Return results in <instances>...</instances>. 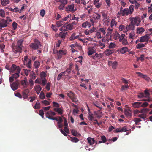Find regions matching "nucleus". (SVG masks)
Masks as SVG:
<instances>
[{
	"instance_id": "nucleus-33",
	"label": "nucleus",
	"mask_w": 152,
	"mask_h": 152,
	"mask_svg": "<svg viewBox=\"0 0 152 152\" xmlns=\"http://www.w3.org/2000/svg\"><path fill=\"white\" fill-rule=\"evenodd\" d=\"M67 35V32H60L59 33V36L61 38L64 39L66 35Z\"/></svg>"
},
{
	"instance_id": "nucleus-4",
	"label": "nucleus",
	"mask_w": 152,
	"mask_h": 152,
	"mask_svg": "<svg viewBox=\"0 0 152 152\" xmlns=\"http://www.w3.org/2000/svg\"><path fill=\"white\" fill-rule=\"evenodd\" d=\"M68 23V22H67L61 28L60 30L61 31H66L68 30H71L73 29L72 25L71 23L67 24Z\"/></svg>"
},
{
	"instance_id": "nucleus-41",
	"label": "nucleus",
	"mask_w": 152,
	"mask_h": 152,
	"mask_svg": "<svg viewBox=\"0 0 152 152\" xmlns=\"http://www.w3.org/2000/svg\"><path fill=\"white\" fill-rule=\"evenodd\" d=\"M117 24V22L115 20V19H112L110 22V26L113 27L114 26H116Z\"/></svg>"
},
{
	"instance_id": "nucleus-42",
	"label": "nucleus",
	"mask_w": 152,
	"mask_h": 152,
	"mask_svg": "<svg viewBox=\"0 0 152 152\" xmlns=\"http://www.w3.org/2000/svg\"><path fill=\"white\" fill-rule=\"evenodd\" d=\"M106 28H100L99 29V32L100 33H102V34L104 35L106 33Z\"/></svg>"
},
{
	"instance_id": "nucleus-38",
	"label": "nucleus",
	"mask_w": 152,
	"mask_h": 152,
	"mask_svg": "<svg viewBox=\"0 0 152 152\" xmlns=\"http://www.w3.org/2000/svg\"><path fill=\"white\" fill-rule=\"evenodd\" d=\"M68 139L72 141L75 142H77L79 141V140L78 138L75 137H72L69 136L68 137Z\"/></svg>"
},
{
	"instance_id": "nucleus-24",
	"label": "nucleus",
	"mask_w": 152,
	"mask_h": 152,
	"mask_svg": "<svg viewBox=\"0 0 152 152\" xmlns=\"http://www.w3.org/2000/svg\"><path fill=\"white\" fill-rule=\"evenodd\" d=\"M120 52L121 53L124 54L129 52V49L126 47H124L119 49Z\"/></svg>"
},
{
	"instance_id": "nucleus-26",
	"label": "nucleus",
	"mask_w": 152,
	"mask_h": 152,
	"mask_svg": "<svg viewBox=\"0 0 152 152\" xmlns=\"http://www.w3.org/2000/svg\"><path fill=\"white\" fill-rule=\"evenodd\" d=\"M108 63L109 65L110 66H111L113 69H115L116 68L117 65V63L116 61H114L112 62L111 61H109Z\"/></svg>"
},
{
	"instance_id": "nucleus-10",
	"label": "nucleus",
	"mask_w": 152,
	"mask_h": 152,
	"mask_svg": "<svg viewBox=\"0 0 152 152\" xmlns=\"http://www.w3.org/2000/svg\"><path fill=\"white\" fill-rule=\"evenodd\" d=\"M149 36L148 34H146L144 36H141L140 38L139 42H146L145 44H146L148 42L149 40Z\"/></svg>"
},
{
	"instance_id": "nucleus-59",
	"label": "nucleus",
	"mask_w": 152,
	"mask_h": 152,
	"mask_svg": "<svg viewBox=\"0 0 152 152\" xmlns=\"http://www.w3.org/2000/svg\"><path fill=\"white\" fill-rule=\"evenodd\" d=\"M40 108V103L37 102L34 107L35 109H39Z\"/></svg>"
},
{
	"instance_id": "nucleus-23",
	"label": "nucleus",
	"mask_w": 152,
	"mask_h": 152,
	"mask_svg": "<svg viewBox=\"0 0 152 152\" xmlns=\"http://www.w3.org/2000/svg\"><path fill=\"white\" fill-rule=\"evenodd\" d=\"M20 68L19 66H17L16 65L14 64H12L11 67L10 72L13 73L15 71H17V68Z\"/></svg>"
},
{
	"instance_id": "nucleus-35",
	"label": "nucleus",
	"mask_w": 152,
	"mask_h": 152,
	"mask_svg": "<svg viewBox=\"0 0 152 152\" xmlns=\"http://www.w3.org/2000/svg\"><path fill=\"white\" fill-rule=\"evenodd\" d=\"M132 105L134 108H140L141 107V102H136L132 103Z\"/></svg>"
},
{
	"instance_id": "nucleus-64",
	"label": "nucleus",
	"mask_w": 152,
	"mask_h": 152,
	"mask_svg": "<svg viewBox=\"0 0 152 152\" xmlns=\"http://www.w3.org/2000/svg\"><path fill=\"white\" fill-rule=\"evenodd\" d=\"M88 118L90 121H92L94 120L93 119L94 118V117L93 116V114L92 113H91L89 115H88Z\"/></svg>"
},
{
	"instance_id": "nucleus-51",
	"label": "nucleus",
	"mask_w": 152,
	"mask_h": 152,
	"mask_svg": "<svg viewBox=\"0 0 152 152\" xmlns=\"http://www.w3.org/2000/svg\"><path fill=\"white\" fill-rule=\"evenodd\" d=\"M96 37L99 39H101L103 36H102L101 33L99 32H97L96 34Z\"/></svg>"
},
{
	"instance_id": "nucleus-5",
	"label": "nucleus",
	"mask_w": 152,
	"mask_h": 152,
	"mask_svg": "<svg viewBox=\"0 0 152 152\" xmlns=\"http://www.w3.org/2000/svg\"><path fill=\"white\" fill-rule=\"evenodd\" d=\"M129 19L131 23L134 25H136L138 26L140 24L141 20L138 17L130 18Z\"/></svg>"
},
{
	"instance_id": "nucleus-19",
	"label": "nucleus",
	"mask_w": 152,
	"mask_h": 152,
	"mask_svg": "<svg viewBox=\"0 0 152 152\" xmlns=\"http://www.w3.org/2000/svg\"><path fill=\"white\" fill-rule=\"evenodd\" d=\"M74 4H73L68 5L67 7L66 8V10L67 11L71 12L72 11L73 12H74L75 11V10H74Z\"/></svg>"
},
{
	"instance_id": "nucleus-9",
	"label": "nucleus",
	"mask_w": 152,
	"mask_h": 152,
	"mask_svg": "<svg viewBox=\"0 0 152 152\" xmlns=\"http://www.w3.org/2000/svg\"><path fill=\"white\" fill-rule=\"evenodd\" d=\"M66 53V50L64 49L60 50L57 52V59H61L63 55H65Z\"/></svg>"
},
{
	"instance_id": "nucleus-30",
	"label": "nucleus",
	"mask_w": 152,
	"mask_h": 152,
	"mask_svg": "<svg viewBox=\"0 0 152 152\" xmlns=\"http://www.w3.org/2000/svg\"><path fill=\"white\" fill-rule=\"evenodd\" d=\"M144 28L142 27H137L136 29V33L139 34H142L145 31Z\"/></svg>"
},
{
	"instance_id": "nucleus-57",
	"label": "nucleus",
	"mask_w": 152,
	"mask_h": 152,
	"mask_svg": "<svg viewBox=\"0 0 152 152\" xmlns=\"http://www.w3.org/2000/svg\"><path fill=\"white\" fill-rule=\"evenodd\" d=\"M39 96L41 99H44L45 98V94L43 91H42L40 92Z\"/></svg>"
},
{
	"instance_id": "nucleus-6",
	"label": "nucleus",
	"mask_w": 152,
	"mask_h": 152,
	"mask_svg": "<svg viewBox=\"0 0 152 152\" xmlns=\"http://www.w3.org/2000/svg\"><path fill=\"white\" fill-rule=\"evenodd\" d=\"M127 37L124 34H122L120 35L119 39V41L124 45H128V42L127 40Z\"/></svg>"
},
{
	"instance_id": "nucleus-56",
	"label": "nucleus",
	"mask_w": 152,
	"mask_h": 152,
	"mask_svg": "<svg viewBox=\"0 0 152 152\" xmlns=\"http://www.w3.org/2000/svg\"><path fill=\"white\" fill-rule=\"evenodd\" d=\"M129 86L128 84H126L125 86H122L121 87V90L122 91L126 89H129Z\"/></svg>"
},
{
	"instance_id": "nucleus-50",
	"label": "nucleus",
	"mask_w": 152,
	"mask_h": 152,
	"mask_svg": "<svg viewBox=\"0 0 152 152\" xmlns=\"http://www.w3.org/2000/svg\"><path fill=\"white\" fill-rule=\"evenodd\" d=\"M141 107H145L148 105V103L147 102H145L143 103L141 102Z\"/></svg>"
},
{
	"instance_id": "nucleus-34",
	"label": "nucleus",
	"mask_w": 152,
	"mask_h": 152,
	"mask_svg": "<svg viewBox=\"0 0 152 152\" xmlns=\"http://www.w3.org/2000/svg\"><path fill=\"white\" fill-rule=\"evenodd\" d=\"M47 80L45 78H42L40 79V84L42 86H44L46 84Z\"/></svg>"
},
{
	"instance_id": "nucleus-28",
	"label": "nucleus",
	"mask_w": 152,
	"mask_h": 152,
	"mask_svg": "<svg viewBox=\"0 0 152 152\" xmlns=\"http://www.w3.org/2000/svg\"><path fill=\"white\" fill-rule=\"evenodd\" d=\"M88 49L89 50L88 52V53L89 55H92L95 52L96 50H95V48L94 47L89 48Z\"/></svg>"
},
{
	"instance_id": "nucleus-22",
	"label": "nucleus",
	"mask_w": 152,
	"mask_h": 152,
	"mask_svg": "<svg viewBox=\"0 0 152 152\" xmlns=\"http://www.w3.org/2000/svg\"><path fill=\"white\" fill-rule=\"evenodd\" d=\"M88 142L90 145H92L95 142H96V145L97 144V142L96 141L94 138H92L90 137H88L87 138Z\"/></svg>"
},
{
	"instance_id": "nucleus-62",
	"label": "nucleus",
	"mask_w": 152,
	"mask_h": 152,
	"mask_svg": "<svg viewBox=\"0 0 152 152\" xmlns=\"http://www.w3.org/2000/svg\"><path fill=\"white\" fill-rule=\"evenodd\" d=\"M41 79L45 78L46 76V73L44 72H42L40 74Z\"/></svg>"
},
{
	"instance_id": "nucleus-11",
	"label": "nucleus",
	"mask_w": 152,
	"mask_h": 152,
	"mask_svg": "<svg viewBox=\"0 0 152 152\" xmlns=\"http://www.w3.org/2000/svg\"><path fill=\"white\" fill-rule=\"evenodd\" d=\"M130 14L128 8H126L121 11V12H118L117 15L122 16H127Z\"/></svg>"
},
{
	"instance_id": "nucleus-44",
	"label": "nucleus",
	"mask_w": 152,
	"mask_h": 152,
	"mask_svg": "<svg viewBox=\"0 0 152 152\" xmlns=\"http://www.w3.org/2000/svg\"><path fill=\"white\" fill-rule=\"evenodd\" d=\"M1 5L3 6H5L9 3V0H1Z\"/></svg>"
},
{
	"instance_id": "nucleus-18",
	"label": "nucleus",
	"mask_w": 152,
	"mask_h": 152,
	"mask_svg": "<svg viewBox=\"0 0 152 152\" xmlns=\"http://www.w3.org/2000/svg\"><path fill=\"white\" fill-rule=\"evenodd\" d=\"M113 29V27H112L111 26L108 27L107 28L108 32H107L106 34V36H107V39H109L110 38V35Z\"/></svg>"
},
{
	"instance_id": "nucleus-29",
	"label": "nucleus",
	"mask_w": 152,
	"mask_h": 152,
	"mask_svg": "<svg viewBox=\"0 0 152 152\" xmlns=\"http://www.w3.org/2000/svg\"><path fill=\"white\" fill-rule=\"evenodd\" d=\"M114 52L113 49L109 48L106 49L105 51V54L107 56H109Z\"/></svg>"
},
{
	"instance_id": "nucleus-45",
	"label": "nucleus",
	"mask_w": 152,
	"mask_h": 152,
	"mask_svg": "<svg viewBox=\"0 0 152 152\" xmlns=\"http://www.w3.org/2000/svg\"><path fill=\"white\" fill-rule=\"evenodd\" d=\"M56 118L57 120H56L58 122L57 124H61L63 121L62 118L60 116H58L57 117H56Z\"/></svg>"
},
{
	"instance_id": "nucleus-39",
	"label": "nucleus",
	"mask_w": 152,
	"mask_h": 152,
	"mask_svg": "<svg viewBox=\"0 0 152 152\" xmlns=\"http://www.w3.org/2000/svg\"><path fill=\"white\" fill-rule=\"evenodd\" d=\"M120 35L118 33L115 32L113 34V38L115 40L119 39Z\"/></svg>"
},
{
	"instance_id": "nucleus-12",
	"label": "nucleus",
	"mask_w": 152,
	"mask_h": 152,
	"mask_svg": "<svg viewBox=\"0 0 152 152\" xmlns=\"http://www.w3.org/2000/svg\"><path fill=\"white\" fill-rule=\"evenodd\" d=\"M8 25L5 19H3L0 21V29L2 30L3 28L6 27Z\"/></svg>"
},
{
	"instance_id": "nucleus-46",
	"label": "nucleus",
	"mask_w": 152,
	"mask_h": 152,
	"mask_svg": "<svg viewBox=\"0 0 152 152\" xmlns=\"http://www.w3.org/2000/svg\"><path fill=\"white\" fill-rule=\"evenodd\" d=\"M101 140L102 141V142L103 143L107 141H108V140H109L110 141H111V140H110V139L109 140H107V139L106 137L104 135L102 136H101Z\"/></svg>"
},
{
	"instance_id": "nucleus-54",
	"label": "nucleus",
	"mask_w": 152,
	"mask_h": 152,
	"mask_svg": "<svg viewBox=\"0 0 152 152\" xmlns=\"http://www.w3.org/2000/svg\"><path fill=\"white\" fill-rule=\"evenodd\" d=\"M72 134L74 136H77V135L78 133L77 131L74 130L72 129L71 130Z\"/></svg>"
},
{
	"instance_id": "nucleus-31",
	"label": "nucleus",
	"mask_w": 152,
	"mask_h": 152,
	"mask_svg": "<svg viewBox=\"0 0 152 152\" xmlns=\"http://www.w3.org/2000/svg\"><path fill=\"white\" fill-rule=\"evenodd\" d=\"M34 89L37 94H39L42 90V87L39 85H38L34 87Z\"/></svg>"
},
{
	"instance_id": "nucleus-7",
	"label": "nucleus",
	"mask_w": 152,
	"mask_h": 152,
	"mask_svg": "<svg viewBox=\"0 0 152 152\" xmlns=\"http://www.w3.org/2000/svg\"><path fill=\"white\" fill-rule=\"evenodd\" d=\"M96 15H94L93 17L90 19V21L92 23V25H94V23H96L98 21V20L100 19L101 15L98 13H96Z\"/></svg>"
},
{
	"instance_id": "nucleus-14",
	"label": "nucleus",
	"mask_w": 152,
	"mask_h": 152,
	"mask_svg": "<svg viewBox=\"0 0 152 152\" xmlns=\"http://www.w3.org/2000/svg\"><path fill=\"white\" fill-rule=\"evenodd\" d=\"M136 74L138 75L139 77L145 79V80L148 81H149L151 80L150 78L147 75L143 74L141 72H136Z\"/></svg>"
},
{
	"instance_id": "nucleus-21",
	"label": "nucleus",
	"mask_w": 152,
	"mask_h": 152,
	"mask_svg": "<svg viewBox=\"0 0 152 152\" xmlns=\"http://www.w3.org/2000/svg\"><path fill=\"white\" fill-rule=\"evenodd\" d=\"M134 25L130 22L129 25H127L126 26V30L127 31L129 30H133L134 29Z\"/></svg>"
},
{
	"instance_id": "nucleus-27",
	"label": "nucleus",
	"mask_w": 152,
	"mask_h": 152,
	"mask_svg": "<svg viewBox=\"0 0 152 152\" xmlns=\"http://www.w3.org/2000/svg\"><path fill=\"white\" fill-rule=\"evenodd\" d=\"M53 110L57 112L58 114L61 115L63 113V110L60 108H55L53 109Z\"/></svg>"
},
{
	"instance_id": "nucleus-63",
	"label": "nucleus",
	"mask_w": 152,
	"mask_h": 152,
	"mask_svg": "<svg viewBox=\"0 0 152 152\" xmlns=\"http://www.w3.org/2000/svg\"><path fill=\"white\" fill-rule=\"evenodd\" d=\"M144 55L143 54H142L140 55V57L137 58V60H141V61H143L144 60Z\"/></svg>"
},
{
	"instance_id": "nucleus-47",
	"label": "nucleus",
	"mask_w": 152,
	"mask_h": 152,
	"mask_svg": "<svg viewBox=\"0 0 152 152\" xmlns=\"http://www.w3.org/2000/svg\"><path fill=\"white\" fill-rule=\"evenodd\" d=\"M145 44L139 43L136 45V48L137 49H140L141 48L145 47Z\"/></svg>"
},
{
	"instance_id": "nucleus-13",
	"label": "nucleus",
	"mask_w": 152,
	"mask_h": 152,
	"mask_svg": "<svg viewBox=\"0 0 152 152\" xmlns=\"http://www.w3.org/2000/svg\"><path fill=\"white\" fill-rule=\"evenodd\" d=\"M29 90L28 89H26L24 90L22 92V97L24 99H27L29 96Z\"/></svg>"
},
{
	"instance_id": "nucleus-2",
	"label": "nucleus",
	"mask_w": 152,
	"mask_h": 152,
	"mask_svg": "<svg viewBox=\"0 0 152 152\" xmlns=\"http://www.w3.org/2000/svg\"><path fill=\"white\" fill-rule=\"evenodd\" d=\"M150 94L149 92V90L147 89L145 90L144 93H139L137 95V96L139 98H147L146 99L144 98L141 101L146 102H150L151 101V99L149 98V96Z\"/></svg>"
},
{
	"instance_id": "nucleus-58",
	"label": "nucleus",
	"mask_w": 152,
	"mask_h": 152,
	"mask_svg": "<svg viewBox=\"0 0 152 152\" xmlns=\"http://www.w3.org/2000/svg\"><path fill=\"white\" fill-rule=\"evenodd\" d=\"M138 116L144 120H145L146 118V115L144 113L140 114Z\"/></svg>"
},
{
	"instance_id": "nucleus-55",
	"label": "nucleus",
	"mask_w": 152,
	"mask_h": 152,
	"mask_svg": "<svg viewBox=\"0 0 152 152\" xmlns=\"http://www.w3.org/2000/svg\"><path fill=\"white\" fill-rule=\"evenodd\" d=\"M116 46V45L115 44L113 43H111L109 45L108 47L110 48L113 49Z\"/></svg>"
},
{
	"instance_id": "nucleus-36",
	"label": "nucleus",
	"mask_w": 152,
	"mask_h": 152,
	"mask_svg": "<svg viewBox=\"0 0 152 152\" xmlns=\"http://www.w3.org/2000/svg\"><path fill=\"white\" fill-rule=\"evenodd\" d=\"M76 34L75 33H73L70 37L69 39L70 41L73 40L75 39H77L79 37V36H76Z\"/></svg>"
},
{
	"instance_id": "nucleus-52",
	"label": "nucleus",
	"mask_w": 152,
	"mask_h": 152,
	"mask_svg": "<svg viewBox=\"0 0 152 152\" xmlns=\"http://www.w3.org/2000/svg\"><path fill=\"white\" fill-rule=\"evenodd\" d=\"M5 16V14L4 11L3 10H0V16L2 17H4Z\"/></svg>"
},
{
	"instance_id": "nucleus-17",
	"label": "nucleus",
	"mask_w": 152,
	"mask_h": 152,
	"mask_svg": "<svg viewBox=\"0 0 152 152\" xmlns=\"http://www.w3.org/2000/svg\"><path fill=\"white\" fill-rule=\"evenodd\" d=\"M124 113L127 117L130 118L132 116V110L130 109L124 110Z\"/></svg>"
},
{
	"instance_id": "nucleus-40",
	"label": "nucleus",
	"mask_w": 152,
	"mask_h": 152,
	"mask_svg": "<svg viewBox=\"0 0 152 152\" xmlns=\"http://www.w3.org/2000/svg\"><path fill=\"white\" fill-rule=\"evenodd\" d=\"M87 26L90 27L91 26V24L88 22L87 21L83 23L82 24V27L85 28Z\"/></svg>"
},
{
	"instance_id": "nucleus-49",
	"label": "nucleus",
	"mask_w": 152,
	"mask_h": 152,
	"mask_svg": "<svg viewBox=\"0 0 152 152\" xmlns=\"http://www.w3.org/2000/svg\"><path fill=\"white\" fill-rule=\"evenodd\" d=\"M56 25L58 27L61 26L64 24V22L62 20L57 21L56 22Z\"/></svg>"
},
{
	"instance_id": "nucleus-20",
	"label": "nucleus",
	"mask_w": 152,
	"mask_h": 152,
	"mask_svg": "<svg viewBox=\"0 0 152 152\" xmlns=\"http://www.w3.org/2000/svg\"><path fill=\"white\" fill-rule=\"evenodd\" d=\"M21 83L23 86L24 88H26L29 85L28 80L26 78L21 81Z\"/></svg>"
},
{
	"instance_id": "nucleus-16",
	"label": "nucleus",
	"mask_w": 152,
	"mask_h": 152,
	"mask_svg": "<svg viewBox=\"0 0 152 152\" xmlns=\"http://www.w3.org/2000/svg\"><path fill=\"white\" fill-rule=\"evenodd\" d=\"M150 109L148 108H143L141 109L140 112L138 110H136L134 111V115H136L139 113H146L149 111Z\"/></svg>"
},
{
	"instance_id": "nucleus-15",
	"label": "nucleus",
	"mask_w": 152,
	"mask_h": 152,
	"mask_svg": "<svg viewBox=\"0 0 152 152\" xmlns=\"http://www.w3.org/2000/svg\"><path fill=\"white\" fill-rule=\"evenodd\" d=\"M19 85V83L18 82H14L10 85L11 87L14 91H15L18 89Z\"/></svg>"
},
{
	"instance_id": "nucleus-53",
	"label": "nucleus",
	"mask_w": 152,
	"mask_h": 152,
	"mask_svg": "<svg viewBox=\"0 0 152 152\" xmlns=\"http://www.w3.org/2000/svg\"><path fill=\"white\" fill-rule=\"evenodd\" d=\"M86 9L88 10V13H91V12L92 11V10H93L92 7L91 6H88L87 7Z\"/></svg>"
},
{
	"instance_id": "nucleus-61",
	"label": "nucleus",
	"mask_w": 152,
	"mask_h": 152,
	"mask_svg": "<svg viewBox=\"0 0 152 152\" xmlns=\"http://www.w3.org/2000/svg\"><path fill=\"white\" fill-rule=\"evenodd\" d=\"M41 103L45 104V105H49L50 102L46 100H44L41 101Z\"/></svg>"
},
{
	"instance_id": "nucleus-8",
	"label": "nucleus",
	"mask_w": 152,
	"mask_h": 152,
	"mask_svg": "<svg viewBox=\"0 0 152 152\" xmlns=\"http://www.w3.org/2000/svg\"><path fill=\"white\" fill-rule=\"evenodd\" d=\"M55 113L53 111H48L46 114V117L48 119L52 120H57L56 117H53L54 116L56 115Z\"/></svg>"
},
{
	"instance_id": "nucleus-25",
	"label": "nucleus",
	"mask_w": 152,
	"mask_h": 152,
	"mask_svg": "<svg viewBox=\"0 0 152 152\" xmlns=\"http://www.w3.org/2000/svg\"><path fill=\"white\" fill-rule=\"evenodd\" d=\"M20 70V68H17V71H16V72L12 75V76H13L14 78L15 79H16L19 77V73Z\"/></svg>"
},
{
	"instance_id": "nucleus-43",
	"label": "nucleus",
	"mask_w": 152,
	"mask_h": 152,
	"mask_svg": "<svg viewBox=\"0 0 152 152\" xmlns=\"http://www.w3.org/2000/svg\"><path fill=\"white\" fill-rule=\"evenodd\" d=\"M134 10V5H132L130 6L128 8L130 14L132 13Z\"/></svg>"
},
{
	"instance_id": "nucleus-37",
	"label": "nucleus",
	"mask_w": 152,
	"mask_h": 152,
	"mask_svg": "<svg viewBox=\"0 0 152 152\" xmlns=\"http://www.w3.org/2000/svg\"><path fill=\"white\" fill-rule=\"evenodd\" d=\"M31 62V60L29 59L28 61L25 62V65H26L27 67L29 68H31L32 67Z\"/></svg>"
},
{
	"instance_id": "nucleus-3",
	"label": "nucleus",
	"mask_w": 152,
	"mask_h": 152,
	"mask_svg": "<svg viewBox=\"0 0 152 152\" xmlns=\"http://www.w3.org/2000/svg\"><path fill=\"white\" fill-rule=\"evenodd\" d=\"M30 48L34 50H36L39 48L41 46L40 42L36 39L35 40L34 43H31L29 45Z\"/></svg>"
},
{
	"instance_id": "nucleus-48",
	"label": "nucleus",
	"mask_w": 152,
	"mask_h": 152,
	"mask_svg": "<svg viewBox=\"0 0 152 152\" xmlns=\"http://www.w3.org/2000/svg\"><path fill=\"white\" fill-rule=\"evenodd\" d=\"M40 65V62L39 61H36L34 62V66L35 68L37 69L38 68Z\"/></svg>"
},
{
	"instance_id": "nucleus-1",
	"label": "nucleus",
	"mask_w": 152,
	"mask_h": 152,
	"mask_svg": "<svg viewBox=\"0 0 152 152\" xmlns=\"http://www.w3.org/2000/svg\"><path fill=\"white\" fill-rule=\"evenodd\" d=\"M23 41V40L22 39L20 40L17 41L16 45H12V50L14 53L15 54L18 53L19 54L21 53Z\"/></svg>"
},
{
	"instance_id": "nucleus-32",
	"label": "nucleus",
	"mask_w": 152,
	"mask_h": 152,
	"mask_svg": "<svg viewBox=\"0 0 152 152\" xmlns=\"http://www.w3.org/2000/svg\"><path fill=\"white\" fill-rule=\"evenodd\" d=\"M94 4L95 5V7L97 8H99L102 5L101 2H99V1L98 0H95L94 1Z\"/></svg>"
},
{
	"instance_id": "nucleus-60",
	"label": "nucleus",
	"mask_w": 152,
	"mask_h": 152,
	"mask_svg": "<svg viewBox=\"0 0 152 152\" xmlns=\"http://www.w3.org/2000/svg\"><path fill=\"white\" fill-rule=\"evenodd\" d=\"M46 85L45 88L48 91H49L50 89L51 83L50 82H48L46 83Z\"/></svg>"
}]
</instances>
